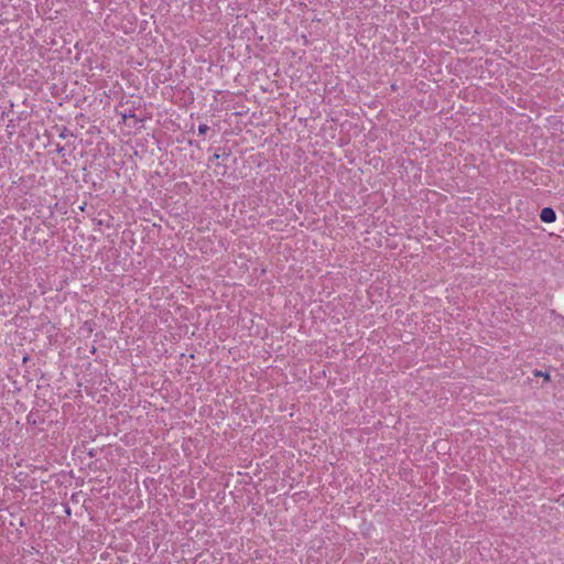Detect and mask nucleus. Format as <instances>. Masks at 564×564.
Segmentation results:
<instances>
[{"instance_id":"obj_1","label":"nucleus","mask_w":564,"mask_h":564,"mask_svg":"<svg viewBox=\"0 0 564 564\" xmlns=\"http://www.w3.org/2000/svg\"><path fill=\"white\" fill-rule=\"evenodd\" d=\"M540 218L543 223H553L556 219V214L551 207H545L541 210Z\"/></svg>"},{"instance_id":"obj_2","label":"nucleus","mask_w":564,"mask_h":564,"mask_svg":"<svg viewBox=\"0 0 564 564\" xmlns=\"http://www.w3.org/2000/svg\"><path fill=\"white\" fill-rule=\"evenodd\" d=\"M209 130V127L205 123L198 126V133L200 135L205 134Z\"/></svg>"},{"instance_id":"obj_3","label":"nucleus","mask_w":564,"mask_h":564,"mask_svg":"<svg viewBox=\"0 0 564 564\" xmlns=\"http://www.w3.org/2000/svg\"><path fill=\"white\" fill-rule=\"evenodd\" d=\"M535 376H540V377H543V376H544V379H545V380H549V379H550V377H549V375H547V373H542L541 371H535Z\"/></svg>"}]
</instances>
